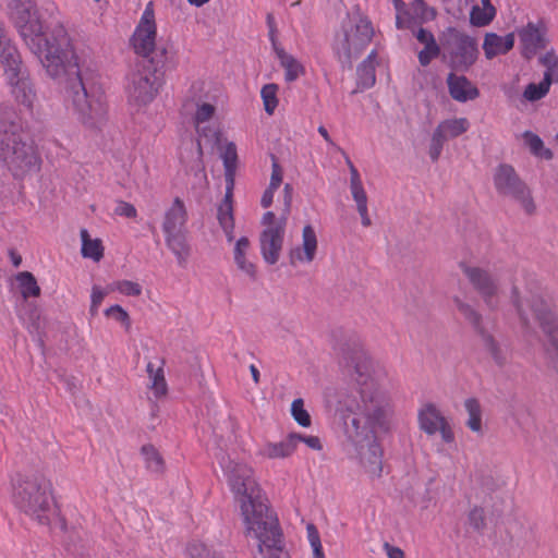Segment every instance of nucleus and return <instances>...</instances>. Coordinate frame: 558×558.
I'll return each instance as SVG.
<instances>
[{"instance_id":"6ab92c4d","label":"nucleus","mask_w":558,"mask_h":558,"mask_svg":"<svg viewBox=\"0 0 558 558\" xmlns=\"http://www.w3.org/2000/svg\"><path fill=\"white\" fill-rule=\"evenodd\" d=\"M163 364L165 362L161 360L158 366H155L153 362H148L146 366L149 378V389L153 391L157 399L165 397L168 392Z\"/></svg>"},{"instance_id":"8fccbe9b","label":"nucleus","mask_w":558,"mask_h":558,"mask_svg":"<svg viewBox=\"0 0 558 558\" xmlns=\"http://www.w3.org/2000/svg\"><path fill=\"white\" fill-rule=\"evenodd\" d=\"M292 437H295V446L298 442H304L308 448L313 450L319 451L323 448L320 439L317 436H306L293 433Z\"/></svg>"},{"instance_id":"680f3d73","label":"nucleus","mask_w":558,"mask_h":558,"mask_svg":"<svg viewBox=\"0 0 558 558\" xmlns=\"http://www.w3.org/2000/svg\"><path fill=\"white\" fill-rule=\"evenodd\" d=\"M267 24L269 26L270 39L275 43V19L271 14L267 15Z\"/></svg>"},{"instance_id":"cd10ccee","label":"nucleus","mask_w":558,"mask_h":558,"mask_svg":"<svg viewBox=\"0 0 558 558\" xmlns=\"http://www.w3.org/2000/svg\"><path fill=\"white\" fill-rule=\"evenodd\" d=\"M232 197L233 186H226L225 197L217 209V219L220 227L230 228L231 225H234Z\"/></svg>"},{"instance_id":"4468645a","label":"nucleus","mask_w":558,"mask_h":558,"mask_svg":"<svg viewBox=\"0 0 558 558\" xmlns=\"http://www.w3.org/2000/svg\"><path fill=\"white\" fill-rule=\"evenodd\" d=\"M418 427L428 436L439 433L446 444L454 441V433L449 421L434 403L423 404L417 412Z\"/></svg>"},{"instance_id":"c756f323","label":"nucleus","mask_w":558,"mask_h":558,"mask_svg":"<svg viewBox=\"0 0 558 558\" xmlns=\"http://www.w3.org/2000/svg\"><path fill=\"white\" fill-rule=\"evenodd\" d=\"M538 62L544 68L543 81L550 86L558 84V54L547 51L539 57Z\"/></svg>"},{"instance_id":"58836bf2","label":"nucleus","mask_w":558,"mask_h":558,"mask_svg":"<svg viewBox=\"0 0 558 558\" xmlns=\"http://www.w3.org/2000/svg\"><path fill=\"white\" fill-rule=\"evenodd\" d=\"M291 415L294 421L302 427L311 426V416L304 408L303 399L299 398L292 401Z\"/></svg>"},{"instance_id":"ddd939ff","label":"nucleus","mask_w":558,"mask_h":558,"mask_svg":"<svg viewBox=\"0 0 558 558\" xmlns=\"http://www.w3.org/2000/svg\"><path fill=\"white\" fill-rule=\"evenodd\" d=\"M157 25L155 17V5L149 1L135 27L131 38V45L136 54L149 57L156 47Z\"/></svg>"},{"instance_id":"2eb2a0df","label":"nucleus","mask_w":558,"mask_h":558,"mask_svg":"<svg viewBox=\"0 0 558 558\" xmlns=\"http://www.w3.org/2000/svg\"><path fill=\"white\" fill-rule=\"evenodd\" d=\"M450 96L459 101L466 102L478 97V88L465 76L450 73L447 77Z\"/></svg>"},{"instance_id":"37998d69","label":"nucleus","mask_w":558,"mask_h":558,"mask_svg":"<svg viewBox=\"0 0 558 558\" xmlns=\"http://www.w3.org/2000/svg\"><path fill=\"white\" fill-rule=\"evenodd\" d=\"M107 292L98 286H94L92 288L90 295V307L89 313L92 316H96L99 310L100 304L102 303Z\"/></svg>"},{"instance_id":"79ce46f5","label":"nucleus","mask_w":558,"mask_h":558,"mask_svg":"<svg viewBox=\"0 0 558 558\" xmlns=\"http://www.w3.org/2000/svg\"><path fill=\"white\" fill-rule=\"evenodd\" d=\"M447 141L446 137L442 136L436 129L433 132L430 144H429V157L433 161H437L438 158L441 155L442 147L445 142Z\"/></svg>"},{"instance_id":"f704fd0d","label":"nucleus","mask_w":558,"mask_h":558,"mask_svg":"<svg viewBox=\"0 0 558 558\" xmlns=\"http://www.w3.org/2000/svg\"><path fill=\"white\" fill-rule=\"evenodd\" d=\"M141 452L144 457L146 468L150 472L161 473L163 471V459L154 446L145 445L142 447Z\"/></svg>"},{"instance_id":"4c0bfd02","label":"nucleus","mask_w":558,"mask_h":558,"mask_svg":"<svg viewBox=\"0 0 558 558\" xmlns=\"http://www.w3.org/2000/svg\"><path fill=\"white\" fill-rule=\"evenodd\" d=\"M277 92L276 84H267L260 90L264 108L268 114H272L278 106Z\"/></svg>"},{"instance_id":"39448f33","label":"nucleus","mask_w":558,"mask_h":558,"mask_svg":"<svg viewBox=\"0 0 558 558\" xmlns=\"http://www.w3.org/2000/svg\"><path fill=\"white\" fill-rule=\"evenodd\" d=\"M13 501L25 514L47 524L54 507L50 481L40 474L20 476L13 484Z\"/></svg>"},{"instance_id":"338daca9","label":"nucleus","mask_w":558,"mask_h":558,"mask_svg":"<svg viewBox=\"0 0 558 558\" xmlns=\"http://www.w3.org/2000/svg\"><path fill=\"white\" fill-rule=\"evenodd\" d=\"M395 8L397 10V13L404 11V2L402 0H393Z\"/></svg>"},{"instance_id":"a19ab883","label":"nucleus","mask_w":558,"mask_h":558,"mask_svg":"<svg viewBox=\"0 0 558 558\" xmlns=\"http://www.w3.org/2000/svg\"><path fill=\"white\" fill-rule=\"evenodd\" d=\"M306 531H307V539L313 548L314 557L315 558L325 557L324 551H323L322 542H320V536H319V533H318V530L316 529V526L314 524L310 523L306 526Z\"/></svg>"},{"instance_id":"09e8293b","label":"nucleus","mask_w":558,"mask_h":558,"mask_svg":"<svg viewBox=\"0 0 558 558\" xmlns=\"http://www.w3.org/2000/svg\"><path fill=\"white\" fill-rule=\"evenodd\" d=\"M114 214L121 217L136 218L137 210L131 203L118 201L114 208Z\"/></svg>"},{"instance_id":"052dcab7","label":"nucleus","mask_w":558,"mask_h":558,"mask_svg":"<svg viewBox=\"0 0 558 558\" xmlns=\"http://www.w3.org/2000/svg\"><path fill=\"white\" fill-rule=\"evenodd\" d=\"M317 131H318V133L323 136V138L326 141V143H327L329 146H331V147H333V148H337V149H340V148L336 145V143L331 140V137L329 136V133H328V131H327V129H326L325 126H323V125L318 126V130H317Z\"/></svg>"},{"instance_id":"e2e57ef3","label":"nucleus","mask_w":558,"mask_h":558,"mask_svg":"<svg viewBox=\"0 0 558 558\" xmlns=\"http://www.w3.org/2000/svg\"><path fill=\"white\" fill-rule=\"evenodd\" d=\"M221 228L226 234L227 241L232 242L234 240V225H231L230 228L229 227H221Z\"/></svg>"},{"instance_id":"3c124183","label":"nucleus","mask_w":558,"mask_h":558,"mask_svg":"<svg viewBox=\"0 0 558 558\" xmlns=\"http://www.w3.org/2000/svg\"><path fill=\"white\" fill-rule=\"evenodd\" d=\"M413 9L417 14L421 15L424 20H429L435 17V11L432 8H428L423 0H414L412 4Z\"/></svg>"},{"instance_id":"f257e3e1","label":"nucleus","mask_w":558,"mask_h":558,"mask_svg":"<svg viewBox=\"0 0 558 558\" xmlns=\"http://www.w3.org/2000/svg\"><path fill=\"white\" fill-rule=\"evenodd\" d=\"M11 20L47 74L64 85L68 101L77 120L88 129L107 121V104L101 94L88 93L74 51L69 48L66 31L57 26L51 41L44 33L37 7L31 0H13Z\"/></svg>"},{"instance_id":"20e7f679","label":"nucleus","mask_w":558,"mask_h":558,"mask_svg":"<svg viewBox=\"0 0 558 558\" xmlns=\"http://www.w3.org/2000/svg\"><path fill=\"white\" fill-rule=\"evenodd\" d=\"M22 123L11 108L0 110V159L16 172L38 170L40 158L22 138Z\"/></svg>"},{"instance_id":"9d476101","label":"nucleus","mask_w":558,"mask_h":558,"mask_svg":"<svg viewBox=\"0 0 558 558\" xmlns=\"http://www.w3.org/2000/svg\"><path fill=\"white\" fill-rule=\"evenodd\" d=\"M494 186L498 194L511 198L526 215L536 210L531 190L510 165H499L494 172Z\"/></svg>"},{"instance_id":"f8f14e48","label":"nucleus","mask_w":558,"mask_h":558,"mask_svg":"<svg viewBox=\"0 0 558 558\" xmlns=\"http://www.w3.org/2000/svg\"><path fill=\"white\" fill-rule=\"evenodd\" d=\"M460 269L470 284L481 295L486 307L489 311H496L500 302V289L497 277L488 269L468 263H460Z\"/></svg>"},{"instance_id":"774afa93","label":"nucleus","mask_w":558,"mask_h":558,"mask_svg":"<svg viewBox=\"0 0 558 558\" xmlns=\"http://www.w3.org/2000/svg\"><path fill=\"white\" fill-rule=\"evenodd\" d=\"M12 262L15 267L20 266L21 264V256L15 255L13 252H11Z\"/></svg>"},{"instance_id":"4d7b16f0","label":"nucleus","mask_w":558,"mask_h":558,"mask_svg":"<svg viewBox=\"0 0 558 558\" xmlns=\"http://www.w3.org/2000/svg\"><path fill=\"white\" fill-rule=\"evenodd\" d=\"M384 549L388 558H404V553L401 548L392 546L389 543L384 544Z\"/></svg>"},{"instance_id":"6e6d98bb","label":"nucleus","mask_w":558,"mask_h":558,"mask_svg":"<svg viewBox=\"0 0 558 558\" xmlns=\"http://www.w3.org/2000/svg\"><path fill=\"white\" fill-rule=\"evenodd\" d=\"M347 165L350 170V189L362 186L363 183H362L361 175H360L357 169L355 168V166L352 163V161L349 158H347Z\"/></svg>"},{"instance_id":"ea45409f","label":"nucleus","mask_w":558,"mask_h":558,"mask_svg":"<svg viewBox=\"0 0 558 558\" xmlns=\"http://www.w3.org/2000/svg\"><path fill=\"white\" fill-rule=\"evenodd\" d=\"M111 291H118L128 296H138L142 293V287L134 281L120 280L110 286Z\"/></svg>"},{"instance_id":"c85d7f7f","label":"nucleus","mask_w":558,"mask_h":558,"mask_svg":"<svg viewBox=\"0 0 558 558\" xmlns=\"http://www.w3.org/2000/svg\"><path fill=\"white\" fill-rule=\"evenodd\" d=\"M524 145L529 148L530 153L537 158L549 160L553 158V153L546 148L543 140L531 131H525L522 134Z\"/></svg>"},{"instance_id":"603ef678","label":"nucleus","mask_w":558,"mask_h":558,"mask_svg":"<svg viewBox=\"0 0 558 558\" xmlns=\"http://www.w3.org/2000/svg\"><path fill=\"white\" fill-rule=\"evenodd\" d=\"M416 39L424 45V47L438 46L433 33L425 28H420L415 34Z\"/></svg>"},{"instance_id":"7ed1b4c3","label":"nucleus","mask_w":558,"mask_h":558,"mask_svg":"<svg viewBox=\"0 0 558 558\" xmlns=\"http://www.w3.org/2000/svg\"><path fill=\"white\" fill-rule=\"evenodd\" d=\"M221 466L239 505L245 536L254 547V558H284L287 554L278 517L256 483L253 470L232 460L222 461Z\"/></svg>"},{"instance_id":"412c9836","label":"nucleus","mask_w":558,"mask_h":558,"mask_svg":"<svg viewBox=\"0 0 558 558\" xmlns=\"http://www.w3.org/2000/svg\"><path fill=\"white\" fill-rule=\"evenodd\" d=\"M376 51L373 50L357 68V85L365 89L371 88L375 82Z\"/></svg>"},{"instance_id":"a878e982","label":"nucleus","mask_w":558,"mask_h":558,"mask_svg":"<svg viewBox=\"0 0 558 558\" xmlns=\"http://www.w3.org/2000/svg\"><path fill=\"white\" fill-rule=\"evenodd\" d=\"M485 350L492 355L498 365H504L508 359V348L498 343L494 337L486 330L481 335Z\"/></svg>"},{"instance_id":"de8ad7c7","label":"nucleus","mask_w":558,"mask_h":558,"mask_svg":"<svg viewBox=\"0 0 558 558\" xmlns=\"http://www.w3.org/2000/svg\"><path fill=\"white\" fill-rule=\"evenodd\" d=\"M282 169L280 165L278 163L277 159L272 157V165H271V175H270V182L268 187L271 190H278L280 184L282 183Z\"/></svg>"},{"instance_id":"c9c22d12","label":"nucleus","mask_w":558,"mask_h":558,"mask_svg":"<svg viewBox=\"0 0 558 558\" xmlns=\"http://www.w3.org/2000/svg\"><path fill=\"white\" fill-rule=\"evenodd\" d=\"M495 16L494 7L481 8L474 5L470 13V22L474 26H486Z\"/></svg>"},{"instance_id":"473e14b6","label":"nucleus","mask_w":558,"mask_h":558,"mask_svg":"<svg viewBox=\"0 0 558 558\" xmlns=\"http://www.w3.org/2000/svg\"><path fill=\"white\" fill-rule=\"evenodd\" d=\"M453 302L459 313L473 326L478 335L485 331L482 324V315L474 306L463 302L459 298H454Z\"/></svg>"},{"instance_id":"5701e85b","label":"nucleus","mask_w":558,"mask_h":558,"mask_svg":"<svg viewBox=\"0 0 558 558\" xmlns=\"http://www.w3.org/2000/svg\"><path fill=\"white\" fill-rule=\"evenodd\" d=\"M275 51L280 60L281 66L284 69V78L287 82H293L304 73L303 65L293 56L278 47H275Z\"/></svg>"},{"instance_id":"0e129e2a","label":"nucleus","mask_w":558,"mask_h":558,"mask_svg":"<svg viewBox=\"0 0 558 558\" xmlns=\"http://www.w3.org/2000/svg\"><path fill=\"white\" fill-rule=\"evenodd\" d=\"M250 372L252 374V378H253L254 383L258 384L259 383V371H258V368L254 364H252V365H250Z\"/></svg>"},{"instance_id":"a18cd8bd","label":"nucleus","mask_w":558,"mask_h":558,"mask_svg":"<svg viewBox=\"0 0 558 558\" xmlns=\"http://www.w3.org/2000/svg\"><path fill=\"white\" fill-rule=\"evenodd\" d=\"M106 316L113 317L116 320L121 322L126 329L130 328L131 322L129 314L120 306L112 305L105 311Z\"/></svg>"},{"instance_id":"72a5a7b5","label":"nucleus","mask_w":558,"mask_h":558,"mask_svg":"<svg viewBox=\"0 0 558 558\" xmlns=\"http://www.w3.org/2000/svg\"><path fill=\"white\" fill-rule=\"evenodd\" d=\"M520 40L525 49L535 50L542 46L543 37L541 28L529 23L525 27L519 31Z\"/></svg>"},{"instance_id":"49530a36","label":"nucleus","mask_w":558,"mask_h":558,"mask_svg":"<svg viewBox=\"0 0 558 558\" xmlns=\"http://www.w3.org/2000/svg\"><path fill=\"white\" fill-rule=\"evenodd\" d=\"M439 53V46L424 47V49L418 52V62L422 66H426L433 59L437 58Z\"/></svg>"},{"instance_id":"1a4fd4ad","label":"nucleus","mask_w":558,"mask_h":558,"mask_svg":"<svg viewBox=\"0 0 558 558\" xmlns=\"http://www.w3.org/2000/svg\"><path fill=\"white\" fill-rule=\"evenodd\" d=\"M159 89L156 71L150 63H136L126 75L125 93L132 107L142 108L150 104Z\"/></svg>"},{"instance_id":"aec40b11","label":"nucleus","mask_w":558,"mask_h":558,"mask_svg":"<svg viewBox=\"0 0 558 558\" xmlns=\"http://www.w3.org/2000/svg\"><path fill=\"white\" fill-rule=\"evenodd\" d=\"M295 451V437L290 434L280 442H268L262 449V454L268 459L287 458Z\"/></svg>"},{"instance_id":"9b49d317","label":"nucleus","mask_w":558,"mask_h":558,"mask_svg":"<svg viewBox=\"0 0 558 558\" xmlns=\"http://www.w3.org/2000/svg\"><path fill=\"white\" fill-rule=\"evenodd\" d=\"M445 43L448 48L449 65L456 71H468L476 61L478 50L474 38L456 27H448L444 32Z\"/></svg>"},{"instance_id":"dca6fc26","label":"nucleus","mask_w":558,"mask_h":558,"mask_svg":"<svg viewBox=\"0 0 558 558\" xmlns=\"http://www.w3.org/2000/svg\"><path fill=\"white\" fill-rule=\"evenodd\" d=\"M317 236L312 226L307 225L302 231V246L290 251V263H311L316 254Z\"/></svg>"},{"instance_id":"e433bc0d","label":"nucleus","mask_w":558,"mask_h":558,"mask_svg":"<svg viewBox=\"0 0 558 558\" xmlns=\"http://www.w3.org/2000/svg\"><path fill=\"white\" fill-rule=\"evenodd\" d=\"M550 89V85L546 84L543 80L539 83H530L525 86L523 97L527 101H537L543 99Z\"/></svg>"},{"instance_id":"69168bd1","label":"nucleus","mask_w":558,"mask_h":558,"mask_svg":"<svg viewBox=\"0 0 558 558\" xmlns=\"http://www.w3.org/2000/svg\"><path fill=\"white\" fill-rule=\"evenodd\" d=\"M210 0H187V2L191 4V5H194L196 8H199V7H203L204 4H206L207 2H209Z\"/></svg>"},{"instance_id":"f03ea898","label":"nucleus","mask_w":558,"mask_h":558,"mask_svg":"<svg viewBox=\"0 0 558 558\" xmlns=\"http://www.w3.org/2000/svg\"><path fill=\"white\" fill-rule=\"evenodd\" d=\"M357 396L348 397L341 405L344 448L372 476H380L383 451L376 429L386 424L392 413L387 390L388 373L384 365L361 352L354 364Z\"/></svg>"},{"instance_id":"bb28decb","label":"nucleus","mask_w":558,"mask_h":558,"mask_svg":"<svg viewBox=\"0 0 558 558\" xmlns=\"http://www.w3.org/2000/svg\"><path fill=\"white\" fill-rule=\"evenodd\" d=\"M469 128L470 123L466 118H454L440 122L436 130L442 134L444 137L453 138L465 133Z\"/></svg>"},{"instance_id":"423d86ee","label":"nucleus","mask_w":558,"mask_h":558,"mask_svg":"<svg viewBox=\"0 0 558 558\" xmlns=\"http://www.w3.org/2000/svg\"><path fill=\"white\" fill-rule=\"evenodd\" d=\"M292 195V185L286 183L282 193V208L279 217H276L272 211H266L263 215L262 225L265 228L259 234V248L264 262L268 265H275L280 258L287 221L291 210Z\"/></svg>"},{"instance_id":"864d4df0","label":"nucleus","mask_w":558,"mask_h":558,"mask_svg":"<svg viewBox=\"0 0 558 558\" xmlns=\"http://www.w3.org/2000/svg\"><path fill=\"white\" fill-rule=\"evenodd\" d=\"M351 190V194H352V197L354 199V202L356 203V208H360V206H367V195H366V192L362 186H357V187H352L350 189Z\"/></svg>"},{"instance_id":"2f4dec72","label":"nucleus","mask_w":558,"mask_h":558,"mask_svg":"<svg viewBox=\"0 0 558 558\" xmlns=\"http://www.w3.org/2000/svg\"><path fill=\"white\" fill-rule=\"evenodd\" d=\"M16 282L23 299L37 298L40 295V287L36 278L29 271H22L16 275Z\"/></svg>"},{"instance_id":"a211bd4d","label":"nucleus","mask_w":558,"mask_h":558,"mask_svg":"<svg viewBox=\"0 0 558 558\" xmlns=\"http://www.w3.org/2000/svg\"><path fill=\"white\" fill-rule=\"evenodd\" d=\"M514 45V35L507 34L499 36L495 33L486 34L484 38L483 49L487 59H493L498 54H504L511 50Z\"/></svg>"},{"instance_id":"b1692460","label":"nucleus","mask_w":558,"mask_h":558,"mask_svg":"<svg viewBox=\"0 0 558 558\" xmlns=\"http://www.w3.org/2000/svg\"><path fill=\"white\" fill-rule=\"evenodd\" d=\"M215 111H216L215 107L207 102H203L197 106L194 121H195L196 132L198 133L199 136L214 137L215 132L210 128L203 125V124L208 122L213 118V116L215 114Z\"/></svg>"},{"instance_id":"c03bdc74","label":"nucleus","mask_w":558,"mask_h":558,"mask_svg":"<svg viewBox=\"0 0 558 558\" xmlns=\"http://www.w3.org/2000/svg\"><path fill=\"white\" fill-rule=\"evenodd\" d=\"M469 523L474 530H483L486 525L484 510L480 507H474L469 512Z\"/></svg>"},{"instance_id":"5fc2aeb1","label":"nucleus","mask_w":558,"mask_h":558,"mask_svg":"<svg viewBox=\"0 0 558 558\" xmlns=\"http://www.w3.org/2000/svg\"><path fill=\"white\" fill-rule=\"evenodd\" d=\"M412 23H413L412 17L407 10L397 13V16H396L397 28H399V29L410 28Z\"/></svg>"},{"instance_id":"6e6552de","label":"nucleus","mask_w":558,"mask_h":558,"mask_svg":"<svg viewBox=\"0 0 558 558\" xmlns=\"http://www.w3.org/2000/svg\"><path fill=\"white\" fill-rule=\"evenodd\" d=\"M374 28L372 22L360 12H352L342 23V33L337 36L336 49L345 58L359 56L372 41Z\"/></svg>"},{"instance_id":"13d9d810","label":"nucleus","mask_w":558,"mask_h":558,"mask_svg":"<svg viewBox=\"0 0 558 558\" xmlns=\"http://www.w3.org/2000/svg\"><path fill=\"white\" fill-rule=\"evenodd\" d=\"M275 192L276 190H271L270 187L266 189L260 199V205L264 208H268L272 204Z\"/></svg>"},{"instance_id":"4be33fe9","label":"nucleus","mask_w":558,"mask_h":558,"mask_svg":"<svg viewBox=\"0 0 558 558\" xmlns=\"http://www.w3.org/2000/svg\"><path fill=\"white\" fill-rule=\"evenodd\" d=\"M82 247L81 254L84 258H89L96 263L104 257V245L100 239H92L86 229L80 231Z\"/></svg>"},{"instance_id":"f3484780","label":"nucleus","mask_w":558,"mask_h":558,"mask_svg":"<svg viewBox=\"0 0 558 558\" xmlns=\"http://www.w3.org/2000/svg\"><path fill=\"white\" fill-rule=\"evenodd\" d=\"M251 242L248 238L241 236L236 240L233 247V260L236 268L248 279L255 280L257 277L256 265L250 259Z\"/></svg>"},{"instance_id":"393cba45","label":"nucleus","mask_w":558,"mask_h":558,"mask_svg":"<svg viewBox=\"0 0 558 558\" xmlns=\"http://www.w3.org/2000/svg\"><path fill=\"white\" fill-rule=\"evenodd\" d=\"M221 159L225 167L226 186H234V175L236 170L238 154L234 143H228L221 154Z\"/></svg>"},{"instance_id":"7c9ffc66","label":"nucleus","mask_w":558,"mask_h":558,"mask_svg":"<svg viewBox=\"0 0 558 558\" xmlns=\"http://www.w3.org/2000/svg\"><path fill=\"white\" fill-rule=\"evenodd\" d=\"M468 413L466 426L476 434H482V408L477 399L469 398L464 401Z\"/></svg>"},{"instance_id":"bf43d9fd","label":"nucleus","mask_w":558,"mask_h":558,"mask_svg":"<svg viewBox=\"0 0 558 558\" xmlns=\"http://www.w3.org/2000/svg\"><path fill=\"white\" fill-rule=\"evenodd\" d=\"M360 216H361V221H362V225L364 227H369L372 225V220L369 218V215H368V207L367 206H360V208H356Z\"/></svg>"},{"instance_id":"0eeeda50","label":"nucleus","mask_w":558,"mask_h":558,"mask_svg":"<svg viewBox=\"0 0 558 558\" xmlns=\"http://www.w3.org/2000/svg\"><path fill=\"white\" fill-rule=\"evenodd\" d=\"M187 218L184 202L180 197H175L166 209L161 225L166 246L175 256L178 265L183 268L186 266L192 251L187 240Z\"/></svg>"}]
</instances>
